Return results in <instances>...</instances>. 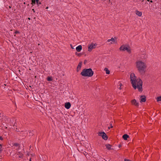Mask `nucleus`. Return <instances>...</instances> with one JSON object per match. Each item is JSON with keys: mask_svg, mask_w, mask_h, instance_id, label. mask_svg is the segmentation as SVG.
<instances>
[{"mask_svg": "<svg viewBox=\"0 0 161 161\" xmlns=\"http://www.w3.org/2000/svg\"><path fill=\"white\" fill-rule=\"evenodd\" d=\"M47 80L48 81H50L52 80V78L50 77H48L47 78Z\"/></svg>", "mask_w": 161, "mask_h": 161, "instance_id": "22", "label": "nucleus"}, {"mask_svg": "<svg viewBox=\"0 0 161 161\" xmlns=\"http://www.w3.org/2000/svg\"><path fill=\"white\" fill-rule=\"evenodd\" d=\"M0 139H1V140H3V138H2L1 136Z\"/></svg>", "mask_w": 161, "mask_h": 161, "instance_id": "29", "label": "nucleus"}, {"mask_svg": "<svg viewBox=\"0 0 161 161\" xmlns=\"http://www.w3.org/2000/svg\"><path fill=\"white\" fill-rule=\"evenodd\" d=\"M156 100L157 102L161 101V96L157 97L156 98Z\"/></svg>", "mask_w": 161, "mask_h": 161, "instance_id": "21", "label": "nucleus"}, {"mask_svg": "<svg viewBox=\"0 0 161 161\" xmlns=\"http://www.w3.org/2000/svg\"><path fill=\"white\" fill-rule=\"evenodd\" d=\"M141 99L140 102L141 103L145 102L146 100V97L145 96L142 95L140 97Z\"/></svg>", "mask_w": 161, "mask_h": 161, "instance_id": "10", "label": "nucleus"}, {"mask_svg": "<svg viewBox=\"0 0 161 161\" xmlns=\"http://www.w3.org/2000/svg\"><path fill=\"white\" fill-rule=\"evenodd\" d=\"M71 104L69 102H67L65 103L64 107L67 109H69L71 107Z\"/></svg>", "mask_w": 161, "mask_h": 161, "instance_id": "11", "label": "nucleus"}, {"mask_svg": "<svg viewBox=\"0 0 161 161\" xmlns=\"http://www.w3.org/2000/svg\"><path fill=\"white\" fill-rule=\"evenodd\" d=\"M29 161H31V159H30Z\"/></svg>", "mask_w": 161, "mask_h": 161, "instance_id": "37", "label": "nucleus"}, {"mask_svg": "<svg viewBox=\"0 0 161 161\" xmlns=\"http://www.w3.org/2000/svg\"><path fill=\"white\" fill-rule=\"evenodd\" d=\"M48 7H47L46 8V9H48Z\"/></svg>", "mask_w": 161, "mask_h": 161, "instance_id": "32", "label": "nucleus"}, {"mask_svg": "<svg viewBox=\"0 0 161 161\" xmlns=\"http://www.w3.org/2000/svg\"><path fill=\"white\" fill-rule=\"evenodd\" d=\"M82 49V47L81 45H79L76 48V50L78 52H80Z\"/></svg>", "mask_w": 161, "mask_h": 161, "instance_id": "12", "label": "nucleus"}, {"mask_svg": "<svg viewBox=\"0 0 161 161\" xmlns=\"http://www.w3.org/2000/svg\"><path fill=\"white\" fill-rule=\"evenodd\" d=\"M129 136L126 134H124L123 136V138L125 140H127V138H129Z\"/></svg>", "mask_w": 161, "mask_h": 161, "instance_id": "16", "label": "nucleus"}, {"mask_svg": "<svg viewBox=\"0 0 161 161\" xmlns=\"http://www.w3.org/2000/svg\"><path fill=\"white\" fill-rule=\"evenodd\" d=\"M125 161H131V160L128 159H125L124 160Z\"/></svg>", "mask_w": 161, "mask_h": 161, "instance_id": "27", "label": "nucleus"}, {"mask_svg": "<svg viewBox=\"0 0 161 161\" xmlns=\"http://www.w3.org/2000/svg\"><path fill=\"white\" fill-rule=\"evenodd\" d=\"M128 45H123L120 46L119 49L121 51H126V49Z\"/></svg>", "mask_w": 161, "mask_h": 161, "instance_id": "8", "label": "nucleus"}, {"mask_svg": "<svg viewBox=\"0 0 161 161\" xmlns=\"http://www.w3.org/2000/svg\"><path fill=\"white\" fill-rule=\"evenodd\" d=\"M28 19H29V20H30L31 19L30 18H28Z\"/></svg>", "mask_w": 161, "mask_h": 161, "instance_id": "30", "label": "nucleus"}, {"mask_svg": "<svg viewBox=\"0 0 161 161\" xmlns=\"http://www.w3.org/2000/svg\"><path fill=\"white\" fill-rule=\"evenodd\" d=\"M148 2H150L152 3V1L151 0H147Z\"/></svg>", "mask_w": 161, "mask_h": 161, "instance_id": "28", "label": "nucleus"}, {"mask_svg": "<svg viewBox=\"0 0 161 161\" xmlns=\"http://www.w3.org/2000/svg\"><path fill=\"white\" fill-rule=\"evenodd\" d=\"M98 134L99 136H102L104 140H107L108 138L107 135L104 132H99L98 133Z\"/></svg>", "mask_w": 161, "mask_h": 161, "instance_id": "6", "label": "nucleus"}, {"mask_svg": "<svg viewBox=\"0 0 161 161\" xmlns=\"http://www.w3.org/2000/svg\"><path fill=\"white\" fill-rule=\"evenodd\" d=\"M136 68L141 74H144L147 66L146 63L141 60H137L135 63Z\"/></svg>", "mask_w": 161, "mask_h": 161, "instance_id": "2", "label": "nucleus"}, {"mask_svg": "<svg viewBox=\"0 0 161 161\" xmlns=\"http://www.w3.org/2000/svg\"><path fill=\"white\" fill-rule=\"evenodd\" d=\"M106 148L108 150L111 149V146L110 144H106L105 145Z\"/></svg>", "mask_w": 161, "mask_h": 161, "instance_id": "19", "label": "nucleus"}, {"mask_svg": "<svg viewBox=\"0 0 161 161\" xmlns=\"http://www.w3.org/2000/svg\"><path fill=\"white\" fill-rule=\"evenodd\" d=\"M2 124L3 125H4V124H3V123L5 124H7L8 121V119L4 114H3L2 115Z\"/></svg>", "mask_w": 161, "mask_h": 161, "instance_id": "7", "label": "nucleus"}, {"mask_svg": "<svg viewBox=\"0 0 161 161\" xmlns=\"http://www.w3.org/2000/svg\"><path fill=\"white\" fill-rule=\"evenodd\" d=\"M136 14L137 15L140 17L142 15V12L139 11H136Z\"/></svg>", "mask_w": 161, "mask_h": 161, "instance_id": "14", "label": "nucleus"}, {"mask_svg": "<svg viewBox=\"0 0 161 161\" xmlns=\"http://www.w3.org/2000/svg\"><path fill=\"white\" fill-rule=\"evenodd\" d=\"M75 54L76 55H77L78 56L80 57L81 56V54L80 53H75Z\"/></svg>", "mask_w": 161, "mask_h": 161, "instance_id": "24", "label": "nucleus"}, {"mask_svg": "<svg viewBox=\"0 0 161 161\" xmlns=\"http://www.w3.org/2000/svg\"><path fill=\"white\" fill-rule=\"evenodd\" d=\"M9 8H11V7H10V6H9Z\"/></svg>", "mask_w": 161, "mask_h": 161, "instance_id": "35", "label": "nucleus"}, {"mask_svg": "<svg viewBox=\"0 0 161 161\" xmlns=\"http://www.w3.org/2000/svg\"><path fill=\"white\" fill-rule=\"evenodd\" d=\"M70 47H71V48L72 49H74V47H73L72 45V44H70Z\"/></svg>", "mask_w": 161, "mask_h": 161, "instance_id": "26", "label": "nucleus"}, {"mask_svg": "<svg viewBox=\"0 0 161 161\" xmlns=\"http://www.w3.org/2000/svg\"><path fill=\"white\" fill-rule=\"evenodd\" d=\"M104 70L106 72V74H110V71L107 68H105L104 69Z\"/></svg>", "mask_w": 161, "mask_h": 161, "instance_id": "18", "label": "nucleus"}, {"mask_svg": "<svg viewBox=\"0 0 161 161\" xmlns=\"http://www.w3.org/2000/svg\"><path fill=\"white\" fill-rule=\"evenodd\" d=\"M5 128H7V127L6 126H5Z\"/></svg>", "mask_w": 161, "mask_h": 161, "instance_id": "34", "label": "nucleus"}, {"mask_svg": "<svg viewBox=\"0 0 161 161\" xmlns=\"http://www.w3.org/2000/svg\"><path fill=\"white\" fill-rule=\"evenodd\" d=\"M131 103L132 105L136 107H138L139 106V103L135 99L132 100L131 101Z\"/></svg>", "mask_w": 161, "mask_h": 161, "instance_id": "9", "label": "nucleus"}, {"mask_svg": "<svg viewBox=\"0 0 161 161\" xmlns=\"http://www.w3.org/2000/svg\"><path fill=\"white\" fill-rule=\"evenodd\" d=\"M113 127V126H112V125L111 126H110V128H112Z\"/></svg>", "mask_w": 161, "mask_h": 161, "instance_id": "31", "label": "nucleus"}, {"mask_svg": "<svg viewBox=\"0 0 161 161\" xmlns=\"http://www.w3.org/2000/svg\"><path fill=\"white\" fill-rule=\"evenodd\" d=\"M80 74L83 76L90 77L93 76L94 72L91 68L84 69H83Z\"/></svg>", "mask_w": 161, "mask_h": 161, "instance_id": "3", "label": "nucleus"}, {"mask_svg": "<svg viewBox=\"0 0 161 161\" xmlns=\"http://www.w3.org/2000/svg\"><path fill=\"white\" fill-rule=\"evenodd\" d=\"M32 10H34V9H33Z\"/></svg>", "mask_w": 161, "mask_h": 161, "instance_id": "36", "label": "nucleus"}, {"mask_svg": "<svg viewBox=\"0 0 161 161\" xmlns=\"http://www.w3.org/2000/svg\"><path fill=\"white\" fill-rule=\"evenodd\" d=\"M126 51L127 52L129 53H130L131 52V49L130 47L129 46H128L126 48Z\"/></svg>", "mask_w": 161, "mask_h": 161, "instance_id": "15", "label": "nucleus"}, {"mask_svg": "<svg viewBox=\"0 0 161 161\" xmlns=\"http://www.w3.org/2000/svg\"><path fill=\"white\" fill-rule=\"evenodd\" d=\"M97 44L95 43H94L93 42L89 44L88 46V51L89 52H91L92 49H95L96 48Z\"/></svg>", "mask_w": 161, "mask_h": 161, "instance_id": "4", "label": "nucleus"}, {"mask_svg": "<svg viewBox=\"0 0 161 161\" xmlns=\"http://www.w3.org/2000/svg\"><path fill=\"white\" fill-rule=\"evenodd\" d=\"M142 56L141 57V58L142 59H146L147 58V55H144V57H143V58H142Z\"/></svg>", "mask_w": 161, "mask_h": 161, "instance_id": "23", "label": "nucleus"}, {"mask_svg": "<svg viewBox=\"0 0 161 161\" xmlns=\"http://www.w3.org/2000/svg\"><path fill=\"white\" fill-rule=\"evenodd\" d=\"M82 63H79L77 68V71L78 72L80 69L81 67Z\"/></svg>", "mask_w": 161, "mask_h": 161, "instance_id": "13", "label": "nucleus"}, {"mask_svg": "<svg viewBox=\"0 0 161 161\" xmlns=\"http://www.w3.org/2000/svg\"><path fill=\"white\" fill-rule=\"evenodd\" d=\"M110 127H108V129H110Z\"/></svg>", "mask_w": 161, "mask_h": 161, "instance_id": "33", "label": "nucleus"}, {"mask_svg": "<svg viewBox=\"0 0 161 161\" xmlns=\"http://www.w3.org/2000/svg\"><path fill=\"white\" fill-rule=\"evenodd\" d=\"M19 33H20L18 31H15V32H14V33L15 34Z\"/></svg>", "mask_w": 161, "mask_h": 161, "instance_id": "25", "label": "nucleus"}, {"mask_svg": "<svg viewBox=\"0 0 161 161\" xmlns=\"http://www.w3.org/2000/svg\"><path fill=\"white\" fill-rule=\"evenodd\" d=\"M118 88L119 89L121 90L122 88L121 86H122L123 85L121 82H119L118 83Z\"/></svg>", "mask_w": 161, "mask_h": 161, "instance_id": "17", "label": "nucleus"}, {"mask_svg": "<svg viewBox=\"0 0 161 161\" xmlns=\"http://www.w3.org/2000/svg\"><path fill=\"white\" fill-rule=\"evenodd\" d=\"M117 38L116 37H114V38L112 37L110 39H108L107 42L108 43L109 45L114 44H117Z\"/></svg>", "mask_w": 161, "mask_h": 161, "instance_id": "5", "label": "nucleus"}, {"mask_svg": "<svg viewBox=\"0 0 161 161\" xmlns=\"http://www.w3.org/2000/svg\"><path fill=\"white\" fill-rule=\"evenodd\" d=\"M32 1V4H35L36 3H36L37 4H38L39 1L38 0H31Z\"/></svg>", "mask_w": 161, "mask_h": 161, "instance_id": "20", "label": "nucleus"}, {"mask_svg": "<svg viewBox=\"0 0 161 161\" xmlns=\"http://www.w3.org/2000/svg\"><path fill=\"white\" fill-rule=\"evenodd\" d=\"M130 81L134 89H137L139 92H142V81L140 78H137L134 73L130 74Z\"/></svg>", "mask_w": 161, "mask_h": 161, "instance_id": "1", "label": "nucleus"}]
</instances>
